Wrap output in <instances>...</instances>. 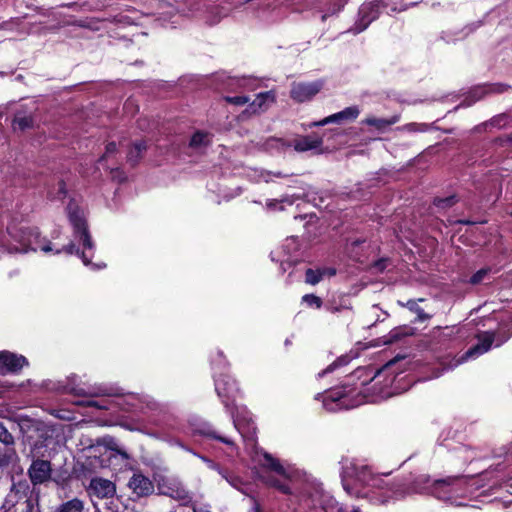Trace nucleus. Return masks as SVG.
I'll list each match as a JSON object with an SVG mask.
<instances>
[{
	"mask_svg": "<svg viewBox=\"0 0 512 512\" xmlns=\"http://www.w3.org/2000/svg\"><path fill=\"white\" fill-rule=\"evenodd\" d=\"M271 175H272V173H271V172H267L265 175H263L264 180H265L266 182H269V181H270V176H271Z\"/></svg>",
	"mask_w": 512,
	"mask_h": 512,
	"instance_id": "603ef678",
	"label": "nucleus"
},
{
	"mask_svg": "<svg viewBox=\"0 0 512 512\" xmlns=\"http://www.w3.org/2000/svg\"><path fill=\"white\" fill-rule=\"evenodd\" d=\"M77 394H85L81 389ZM89 396H115L118 398L117 405L122 410L130 413L146 414L149 411H162V406L149 395L134 393H123L119 388L99 386L86 393Z\"/></svg>",
	"mask_w": 512,
	"mask_h": 512,
	"instance_id": "f03ea898",
	"label": "nucleus"
},
{
	"mask_svg": "<svg viewBox=\"0 0 512 512\" xmlns=\"http://www.w3.org/2000/svg\"><path fill=\"white\" fill-rule=\"evenodd\" d=\"M68 217L71 225L74 228V233L76 237H79V240L82 242L84 250L82 251L80 257L84 263V265L88 266L91 264L90 258L94 255V243L91 239V236L87 230V224L84 217V213L79 207L73 203L68 205Z\"/></svg>",
	"mask_w": 512,
	"mask_h": 512,
	"instance_id": "20e7f679",
	"label": "nucleus"
},
{
	"mask_svg": "<svg viewBox=\"0 0 512 512\" xmlns=\"http://www.w3.org/2000/svg\"><path fill=\"white\" fill-rule=\"evenodd\" d=\"M34 122L35 119L32 114L18 111L13 118L12 127L15 131H24L26 129H31L34 126Z\"/></svg>",
	"mask_w": 512,
	"mask_h": 512,
	"instance_id": "a211bd4d",
	"label": "nucleus"
},
{
	"mask_svg": "<svg viewBox=\"0 0 512 512\" xmlns=\"http://www.w3.org/2000/svg\"><path fill=\"white\" fill-rule=\"evenodd\" d=\"M386 263L387 261L385 259H381L374 264V268L377 271L382 272L387 267Z\"/></svg>",
	"mask_w": 512,
	"mask_h": 512,
	"instance_id": "79ce46f5",
	"label": "nucleus"
},
{
	"mask_svg": "<svg viewBox=\"0 0 512 512\" xmlns=\"http://www.w3.org/2000/svg\"><path fill=\"white\" fill-rule=\"evenodd\" d=\"M129 488L138 497L151 495L154 492L153 482L141 473H135L128 482Z\"/></svg>",
	"mask_w": 512,
	"mask_h": 512,
	"instance_id": "ddd939ff",
	"label": "nucleus"
},
{
	"mask_svg": "<svg viewBox=\"0 0 512 512\" xmlns=\"http://www.w3.org/2000/svg\"><path fill=\"white\" fill-rule=\"evenodd\" d=\"M360 114V110L357 106H350L345 108L344 110L332 114L321 121H317L312 123L311 126H324L330 123H342L345 121L355 120Z\"/></svg>",
	"mask_w": 512,
	"mask_h": 512,
	"instance_id": "4468645a",
	"label": "nucleus"
},
{
	"mask_svg": "<svg viewBox=\"0 0 512 512\" xmlns=\"http://www.w3.org/2000/svg\"><path fill=\"white\" fill-rule=\"evenodd\" d=\"M81 404L86 405L88 407H95L97 409H107L106 405H103L99 401H94V400H88V401L82 402Z\"/></svg>",
	"mask_w": 512,
	"mask_h": 512,
	"instance_id": "ea45409f",
	"label": "nucleus"
},
{
	"mask_svg": "<svg viewBox=\"0 0 512 512\" xmlns=\"http://www.w3.org/2000/svg\"><path fill=\"white\" fill-rule=\"evenodd\" d=\"M263 465L276 472L278 475L283 476L285 479L290 477L289 472L281 465V463L268 453H264Z\"/></svg>",
	"mask_w": 512,
	"mask_h": 512,
	"instance_id": "aec40b11",
	"label": "nucleus"
},
{
	"mask_svg": "<svg viewBox=\"0 0 512 512\" xmlns=\"http://www.w3.org/2000/svg\"><path fill=\"white\" fill-rule=\"evenodd\" d=\"M199 433L206 437L216 439L229 446H232L234 444L230 438L218 435L214 430H212V428L209 425H204L202 428H200Z\"/></svg>",
	"mask_w": 512,
	"mask_h": 512,
	"instance_id": "a878e982",
	"label": "nucleus"
},
{
	"mask_svg": "<svg viewBox=\"0 0 512 512\" xmlns=\"http://www.w3.org/2000/svg\"><path fill=\"white\" fill-rule=\"evenodd\" d=\"M332 370H333V367H332V365H330L326 370H324V371L320 374V376H322L323 374H325V373H327V372H330V371H332Z\"/></svg>",
	"mask_w": 512,
	"mask_h": 512,
	"instance_id": "5fc2aeb1",
	"label": "nucleus"
},
{
	"mask_svg": "<svg viewBox=\"0 0 512 512\" xmlns=\"http://www.w3.org/2000/svg\"><path fill=\"white\" fill-rule=\"evenodd\" d=\"M217 354H218L219 357H223V353L221 351H218Z\"/></svg>",
	"mask_w": 512,
	"mask_h": 512,
	"instance_id": "bf43d9fd",
	"label": "nucleus"
},
{
	"mask_svg": "<svg viewBox=\"0 0 512 512\" xmlns=\"http://www.w3.org/2000/svg\"><path fill=\"white\" fill-rule=\"evenodd\" d=\"M302 301L306 303L310 307H315L317 309L322 307V300L320 297L314 295V294H305L302 297Z\"/></svg>",
	"mask_w": 512,
	"mask_h": 512,
	"instance_id": "c756f323",
	"label": "nucleus"
},
{
	"mask_svg": "<svg viewBox=\"0 0 512 512\" xmlns=\"http://www.w3.org/2000/svg\"><path fill=\"white\" fill-rule=\"evenodd\" d=\"M416 311H417V314H418V318H419L421 321H424V320H427V319H429V318H430V316H429L427 313H425V312L423 311V309L418 308Z\"/></svg>",
	"mask_w": 512,
	"mask_h": 512,
	"instance_id": "c03bdc74",
	"label": "nucleus"
},
{
	"mask_svg": "<svg viewBox=\"0 0 512 512\" xmlns=\"http://www.w3.org/2000/svg\"><path fill=\"white\" fill-rule=\"evenodd\" d=\"M146 150L145 142H137L133 145L127 155V161L132 165L138 163L140 158L142 157V153Z\"/></svg>",
	"mask_w": 512,
	"mask_h": 512,
	"instance_id": "b1692460",
	"label": "nucleus"
},
{
	"mask_svg": "<svg viewBox=\"0 0 512 512\" xmlns=\"http://www.w3.org/2000/svg\"><path fill=\"white\" fill-rule=\"evenodd\" d=\"M233 423H234V426L235 428L238 430V432L242 435V436H246V434L250 433L251 431L254 432L255 430V427L254 426H251L248 428V431H244L243 429V426H242V423L240 422V420L238 418H234L233 417ZM248 426H250V424H248Z\"/></svg>",
	"mask_w": 512,
	"mask_h": 512,
	"instance_id": "4c0bfd02",
	"label": "nucleus"
},
{
	"mask_svg": "<svg viewBox=\"0 0 512 512\" xmlns=\"http://www.w3.org/2000/svg\"><path fill=\"white\" fill-rule=\"evenodd\" d=\"M273 175L276 177H285L286 176V175H283L281 172L273 173Z\"/></svg>",
	"mask_w": 512,
	"mask_h": 512,
	"instance_id": "4d7b16f0",
	"label": "nucleus"
},
{
	"mask_svg": "<svg viewBox=\"0 0 512 512\" xmlns=\"http://www.w3.org/2000/svg\"><path fill=\"white\" fill-rule=\"evenodd\" d=\"M215 390L227 411L233 415L234 399L239 393L236 381L227 374L220 375L215 379Z\"/></svg>",
	"mask_w": 512,
	"mask_h": 512,
	"instance_id": "423d86ee",
	"label": "nucleus"
},
{
	"mask_svg": "<svg viewBox=\"0 0 512 512\" xmlns=\"http://www.w3.org/2000/svg\"><path fill=\"white\" fill-rule=\"evenodd\" d=\"M455 202H456L455 197L451 196V197H447V198H443V199H436L435 205L440 208H446V207H450V206L454 205Z\"/></svg>",
	"mask_w": 512,
	"mask_h": 512,
	"instance_id": "c9c22d12",
	"label": "nucleus"
},
{
	"mask_svg": "<svg viewBox=\"0 0 512 512\" xmlns=\"http://www.w3.org/2000/svg\"><path fill=\"white\" fill-rule=\"evenodd\" d=\"M342 484L349 495L368 497L381 503L406 493L403 484L387 481L374 475L367 466H359L353 461H346L343 465Z\"/></svg>",
	"mask_w": 512,
	"mask_h": 512,
	"instance_id": "f257e3e1",
	"label": "nucleus"
},
{
	"mask_svg": "<svg viewBox=\"0 0 512 512\" xmlns=\"http://www.w3.org/2000/svg\"><path fill=\"white\" fill-rule=\"evenodd\" d=\"M149 423L158 426V422L154 418L149 419Z\"/></svg>",
	"mask_w": 512,
	"mask_h": 512,
	"instance_id": "6e6d98bb",
	"label": "nucleus"
},
{
	"mask_svg": "<svg viewBox=\"0 0 512 512\" xmlns=\"http://www.w3.org/2000/svg\"><path fill=\"white\" fill-rule=\"evenodd\" d=\"M196 456H198L203 462L206 463V465L208 466V468L212 469V470H216L218 471V473L227 481L229 482L232 486L234 487H237L238 483H239V480L238 478L230 475L227 471H224L222 470L216 463H214L212 460L208 459L207 457L205 456H200L198 454H195Z\"/></svg>",
	"mask_w": 512,
	"mask_h": 512,
	"instance_id": "6ab92c4d",
	"label": "nucleus"
},
{
	"mask_svg": "<svg viewBox=\"0 0 512 512\" xmlns=\"http://www.w3.org/2000/svg\"><path fill=\"white\" fill-rule=\"evenodd\" d=\"M63 251H65V253H67V254H70V255H71V254H73V253H74V251H75V245H74L73 243H70V244H68L67 246H65V247L63 248Z\"/></svg>",
	"mask_w": 512,
	"mask_h": 512,
	"instance_id": "de8ad7c7",
	"label": "nucleus"
},
{
	"mask_svg": "<svg viewBox=\"0 0 512 512\" xmlns=\"http://www.w3.org/2000/svg\"><path fill=\"white\" fill-rule=\"evenodd\" d=\"M378 15L379 2L377 0H371L363 3L359 9V19L350 31L354 34L364 31L369 24L378 17Z\"/></svg>",
	"mask_w": 512,
	"mask_h": 512,
	"instance_id": "0eeeda50",
	"label": "nucleus"
},
{
	"mask_svg": "<svg viewBox=\"0 0 512 512\" xmlns=\"http://www.w3.org/2000/svg\"><path fill=\"white\" fill-rule=\"evenodd\" d=\"M322 270V273H323V277L328 275V276H333L336 274V270L334 268H323L321 269Z\"/></svg>",
	"mask_w": 512,
	"mask_h": 512,
	"instance_id": "49530a36",
	"label": "nucleus"
},
{
	"mask_svg": "<svg viewBox=\"0 0 512 512\" xmlns=\"http://www.w3.org/2000/svg\"><path fill=\"white\" fill-rule=\"evenodd\" d=\"M211 143V136L205 132H196L191 138L190 146L196 149L207 147Z\"/></svg>",
	"mask_w": 512,
	"mask_h": 512,
	"instance_id": "393cba45",
	"label": "nucleus"
},
{
	"mask_svg": "<svg viewBox=\"0 0 512 512\" xmlns=\"http://www.w3.org/2000/svg\"><path fill=\"white\" fill-rule=\"evenodd\" d=\"M416 483H422L425 486L424 487H415L414 491L415 492H423L424 490H426L429 487L430 478L427 475H421L418 477Z\"/></svg>",
	"mask_w": 512,
	"mask_h": 512,
	"instance_id": "e433bc0d",
	"label": "nucleus"
},
{
	"mask_svg": "<svg viewBox=\"0 0 512 512\" xmlns=\"http://www.w3.org/2000/svg\"><path fill=\"white\" fill-rule=\"evenodd\" d=\"M117 150V146L115 142H110L106 145V150L104 155L100 158V162L104 161L110 154L115 153Z\"/></svg>",
	"mask_w": 512,
	"mask_h": 512,
	"instance_id": "58836bf2",
	"label": "nucleus"
},
{
	"mask_svg": "<svg viewBox=\"0 0 512 512\" xmlns=\"http://www.w3.org/2000/svg\"><path fill=\"white\" fill-rule=\"evenodd\" d=\"M323 279V273L321 269H307L305 273V282L310 285H316Z\"/></svg>",
	"mask_w": 512,
	"mask_h": 512,
	"instance_id": "cd10ccee",
	"label": "nucleus"
},
{
	"mask_svg": "<svg viewBox=\"0 0 512 512\" xmlns=\"http://www.w3.org/2000/svg\"><path fill=\"white\" fill-rule=\"evenodd\" d=\"M25 365H28V362L24 356L0 351V374L16 373Z\"/></svg>",
	"mask_w": 512,
	"mask_h": 512,
	"instance_id": "9b49d317",
	"label": "nucleus"
},
{
	"mask_svg": "<svg viewBox=\"0 0 512 512\" xmlns=\"http://www.w3.org/2000/svg\"><path fill=\"white\" fill-rule=\"evenodd\" d=\"M194 512H210L209 510L205 508H193Z\"/></svg>",
	"mask_w": 512,
	"mask_h": 512,
	"instance_id": "864d4df0",
	"label": "nucleus"
},
{
	"mask_svg": "<svg viewBox=\"0 0 512 512\" xmlns=\"http://www.w3.org/2000/svg\"><path fill=\"white\" fill-rule=\"evenodd\" d=\"M154 481L158 493L167 496L175 501L188 505L192 501V492L186 487L183 481L176 475L156 474Z\"/></svg>",
	"mask_w": 512,
	"mask_h": 512,
	"instance_id": "39448f33",
	"label": "nucleus"
},
{
	"mask_svg": "<svg viewBox=\"0 0 512 512\" xmlns=\"http://www.w3.org/2000/svg\"><path fill=\"white\" fill-rule=\"evenodd\" d=\"M337 512H360V510L359 508H352L351 510H348L347 508L339 507Z\"/></svg>",
	"mask_w": 512,
	"mask_h": 512,
	"instance_id": "09e8293b",
	"label": "nucleus"
},
{
	"mask_svg": "<svg viewBox=\"0 0 512 512\" xmlns=\"http://www.w3.org/2000/svg\"><path fill=\"white\" fill-rule=\"evenodd\" d=\"M322 89V82H295L292 84L290 96L296 102L311 100Z\"/></svg>",
	"mask_w": 512,
	"mask_h": 512,
	"instance_id": "6e6552de",
	"label": "nucleus"
},
{
	"mask_svg": "<svg viewBox=\"0 0 512 512\" xmlns=\"http://www.w3.org/2000/svg\"><path fill=\"white\" fill-rule=\"evenodd\" d=\"M327 310L330 311L331 313H336V312H339L340 311V308L337 307V306H333V305H327L326 306Z\"/></svg>",
	"mask_w": 512,
	"mask_h": 512,
	"instance_id": "8fccbe9b",
	"label": "nucleus"
},
{
	"mask_svg": "<svg viewBox=\"0 0 512 512\" xmlns=\"http://www.w3.org/2000/svg\"><path fill=\"white\" fill-rule=\"evenodd\" d=\"M400 129L403 131L412 132V133L425 132L428 130V125L425 123H421V124L409 123V124L402 126Z\"/></svg>",
	"mask_w": 512,
	"mask_h": 512,
	"instance_id": "7c9ffc66",
	"label": "nucleus"
},
{
	"mask_svg": "<svg viewBox=\"0 0 512 512\" xmlns=\"http://www.w3.org/2000/svg\"><path fill=\"white\" fill-rule=\"evenodd\" d=\"M287 147H290V144H287L283 139L281 138H274L271 137L267 139L263 143V149L272 152V151H284Z\"/></svg>",
	"mask_w": 512,
	"mask_h": 512,
	"instance_id": "5701e85b",
	"label": "nucleus"
},
{
	"mask_svg": "<svg viewBox=\"0 0 512 512\" xmlns=\"http://www.w3.org/2000/svg\"><path fill=\"white\" fill-rule=\"evenodd\" d=\"M435 333H438V334H439V336H440V335H442V334H443V336H445V337L447 336L446 334H444V333L441 331V329H437V331H435V332H434V334H435Z\"/></svg>",
	"mask_w": 512,
	"mask_h": 512,
	"instance_id": "13d9d810",
	"label": "nucleus"
},
{
	"mask_svg": "<svg viewBox=\"0 0 512 512\" xmlns=\"http://www.w3.org/2000/svg\"><path fill=\"white\" fill-rule=\"evenodd\" d=\"M116 451L125 459H128L129 458V455L127 454V452L125 451H121V450H118L116 449Z\"/></svg>",
	"mask_w": 512,
	"mask_h": 512,
	"instance_id": "3c124183",
	"label": "nucleus"
},
{
	"mask_svg": "<svg viewBox=\"0 0 512 512\" xmlns=\"http://www.w3.org/2000/svg\"><path fill=\"white\" fill-rule=\"evenodd\" d=\"M105 265H96L97 268H101V267H104Z\"/></svg>",
	"mask_w": 512,
	"mask_h": 512,
	"instance_id": "680f3d73",
	"label": "nucleus"
},
{
	"mask_svg": "<svg viewBox=\"0 0 512 512\" xmlns=\"http://www.w3.org/2000/svg\"><path fill=\"white\" fill-rule=\"evenodd\" d=\"M322 138L315 135H308L296 139L293 142V147L297 152H305L316 149L322 145Z\"/></svg>",
	"mask_w": 512,
	"mask_h": 512,
	"instance_id": "dca6fc26",
	"label": "nucleus"
},
{
	"mask_svg": "<svg viewBox=\"0 0 512 512\" xmlns=\"http://www.w3.org/2000/svg\"><path fill=\"white\" fill-rule=\"evenodd\" d=\"M225 100L233 105L242 106L249 102V98L247 96H234V97H225Z\"/></svg>",
	"mask_w": 512,
	"mask_h": 512,
	"instance_id": "f704fd0d",
	"label": "nucleus"
},
{
	"mask_svg": "<svg viewBox=\"0 0 512 512\" xmlns=\"http://www.w3.org/2000/svg\"><path fill=\"white\" fill-rule=\"evenodd\" d=\"M268 483L277 488L278 490H280L281 492L285 493V494H289L290 493V488L289 486L286 484V483H283L279 480H276V479H269L268 480Z\"/></svg>",
	"mask_w": 512,
	"mask_h": 512,
	"instance_id": "72a5a7b5",
	"label": "nucleus"
},
{
	"mask_svg": "<svg viewBox=\"0 0 512 512\" xmlns=\"http://www.w3.org/2000/svg\"><path fill=\"white\" fill-rule=\"evenodd\" d=\"M51 463L47 460L35 459L32 461L28 475L33 485H40L51 478Z\"/></svg>",
	"mask_w": 512,
	"mask_h": 512,
	"instance_id": "9d476101",
	"label": "nucleus"
},
{
	"mask_svg": "<svg viewBox=\"0 0 512 512\" xmlns=\"http://www.w3.org/2000/svg\"><path fill=\"white\" fill-rule=\"evenodd\" d=\"M326 17H327L326 15H323V16H322V20H323V21H325V20H326Z\"/></svg>",
	"mask_w": 512,
	"mask_h": 512,
	"instance_id": "052dcab7",
	"label": "nucleus"
},
{
	"mask_svg": "<svg viewBox=\"0 0 512 512\" xmlns=\"http://www.w3.org/2000/svg\"><path fill=\"white\" fill-rule=\"evenodd\" d=\"M0 442L5 445H12L14 438L12 434L0 423Z\"/></svg>",
	"mask_w": 512,
	"mask_h": 512,
	"instance_id": "2f4dec72",
	"label": "nucleus"
},
{
	"mask_svg": "<svg viewBox=\"0 0 512 512\" xmlns=\"http://www.w3.org/2000/svg\"><path fill=\"white\" fill-rule=\"evenodd\" d=\"M399 120V114H395L390 118H377L374 116H369L363 120V123L374 127L377 131L385 132L390 126L399 122Z\"/></svg>",
	"mask_w": 512,
	"mask_h": 512,
	"instance_id": "2eb2a0df",
	"label": "nucleus"
},
{
	"mask_svg": "<svg viewBox=\"0 0 512 512\" xmlns=\"http://www.w3.org/2000/svg\"><path fill=\"white\" fill-rule=\"evenodd\" d=\"M67 194L66 184L64 181H59L57 184V191L55 193H51V197L53 199H63Z\"/></svg>",
	"mask_w": 512,
	"mask_h": 512,
	"instance_id": "473e14b6",
	"label": "nucleus"
},
{
	"mask_svg": "<svg viewBox=\"0 0 512 512\" xmlns=\"http://www.w3.org/2000/svg\"><path fill=\"white\" fill-rule=\"evenodd\" d=\"M8 463L9 457L6 454L0 452V467H4L8 465Z\"/></svg>",
	"mask_w": 512,
	"mask_h": 512,
	"instance_id": "a18cd8bd",
	"label": "nucleus"
},
{
	"mask_svg": "<svg viewBox=\"0 0 512 512\" xmlns=\"http://www.w3.org/2000/svg\"><path fill=\"white\" fill-rule=\"evenodd\" d=\"M489 273H490L489 268H482L471 276L469 282L473 285L480 284L487 278Z\"/></svg>",
	"mask_w": 512,
	"mask_h": 512,
	"instance_id": "c85d7f7f",
	"label": "nucleus"
},
{
	"mask_svg": "<svg viewBox=\"0 0 512 512\" xmlns=\"http://www.w3.org/2000/svg\"><path fill=\"white\" fill-rule=\"evenodd\" d=\"M478 343L468 349L465 354L458 360V364L466 361L469 358H475L489 351L494 341L493 332H483L478 335Z\"/></svg>",
	"mask_w": 512,
	"mask_h": 512,
	"instance_id": "f8f14e48",
	"label": "nucleus"
},
{
	"mask_svg": "<svg viewBox=\"0 0 512 512\" xmlns=\"http://www.w3.org/2000/svg\"><path fill=\"white\" fill-rule=\"evenodd\" d=\"M400 336V329H394L389 333V339L386 342L391 343L397 341L400 338Z\"/></svg>",
	"mask_w": 512,
	"mask_h": 512,
	"instance_id": "a19ab883",
	"label": "nucleus"
},
{
	"mask_svg": "<svg viewBox=\"0 0 512 512\" xmlns=\"http://www.w3.org/2000/svg\"><path fill=\"white\" fill-rule=\"evenodd\" d=\"M84 502L78 498L71 499L67 502L62 503L56 510V512H83Z\"/></svg>",
	"mask_w": 512,
	"mask_h": 512,
	"instance_id": "4be33fe9",
	"label": "nucleus"
},
{
	"mask_svg": "<svg viewBox=\"0 0 512 512\" xmlns=\"http://www.w3.org/2000/svg\"><path fill=\"white\" fill-rule=\"evenodd\" d=\"M275 101V95L272 91L259 93L255 100L250 104L249 109L252 113H258L267 109L269 104Z\"/></svg>",
	"mask_w": 512,
	"mask_h": 512,
	"instance_id": "f3484780",
	"label": "nucleus"
},
{
	"mask_svg": "<svg viewBox=\"0 0 512 512\" xmlns=\"http://www.w3.org/2000/svg\"><path fill=\"white\" fill-rule=\"evenodd\" d=\"M462 478L463 477H460V476H450L445 479L435 480V481H433V484H432V488H433L432 492L438 498H442L443 496L441 495V490L444 487H453L456 484V482H458Z\"/></svg>",
	"mask_w": 512,
	"mask_h": 512,
	"instance_id": "412c9836",
	"label": "nucleus"
},
{
	"mask_svg": "<svg viewBox=\"0 0 512 512\" xmlns=\"http://www.w3.org/2000/svg\"><path fill=\"white\" fill-rule=\"evenodd\" d=\"M88 495L93 499H108L112 498L116 493L115 484L102 477H94L91 479L87 487Z\"/></svg>",
	"mask_w": 512,
	"mask_h": 512,
	"instance_id": "1a4fd4ad",
	"label": "nucleus"
},
{
	"mask_svg": "<svg viewBox=\"0 0 512 512\" xmlns=\"http://www.w3.org/2000/svg\"><path fill=\"white\" fill-rule=\"evenodd\" d=\"M344 397H345V395H344L343 390L332 391L326 396V398L324 400V405L329 410H333L334 408L329 407V403L327 402L328 399H330L332 402H339V404H337V405L339 406V408H342L345 405Z\"/></svg>",
	"mask_w": 512,
	"mask_h": 512,
	"instance_id": "bb28decb",
	"label": "nucleus"
},
{
	"mask_svg": "<svg viewBox=\"0 0 512 512\" xmlns=\"http://www.w3.org/2000/svg\"><path fill=\"white\" fill-rule=\"evenodd\" d=\"M32 424V420L29 419V418H22L21 421H20V428L23 430L25 429L26 427H30V425Z\"/></svg>",
	"mask_w": 512,
	"mask_h": 512,
	"instance_id": "37998d69",
	"label": "nucleus"
},
{
	"mask_svg": "<svg viewBox=\"0 0 512 512\" xmlns=\"http://www.w3.org/2000/svg\"><path fill=\"white\" fill-rule=\"evenodd\" d=\"M9 233L14 237L20 244V246L6 248L0 243V253L4 251L12 252H28V251H42L44 253L51 252V242L46 238H42L37 228H21L19 235L14 234L9 230Z\"/></svg>",
	"mask_w": 512,
	"mask_h": 512,
	"instance_id": "7ed1b4c3",
	"label": "nucleus"
}]
</instances>
